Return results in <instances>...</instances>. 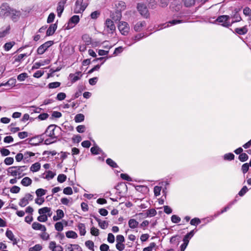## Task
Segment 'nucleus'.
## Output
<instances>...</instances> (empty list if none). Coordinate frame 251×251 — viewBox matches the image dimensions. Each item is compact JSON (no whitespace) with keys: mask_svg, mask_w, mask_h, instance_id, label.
I'll use <instances>...</instances> for the list:
<instances>
[{"mask_svg":"<svg viewBox=\"0 0 251 251\" xmlns=\"http://www.w3.org/2000/svg\"><path fill=\"white\" fill-rule=\"evenodd\" d=\"M57 27V23L51 24L50 25L49 27L47 30L46 35L47 36L52 35L55 32Z\"/></svg>","mask_w":251,"mask_h":251,"instance_id":"f3484780","label":"nucleus"},{"mask_svg":"<svg viewBox=\"0 0 251 251\" xmlns=\"http://www.w3.org/2000/svg\"><path fill=\"white\" fill-rule=\"evenodd\" d=\"M85 246L90 250L94 251V243L91 240H88L85 242Z\"/></svg>","mask_w":251,"mask_h":251,"instance_id":"e433bc0d","label":"nucleus"},{"mask_svg":"<svg viewBox=\"0 0 251 251\" xmlns=\"http://www.w3.org/2000/svg\"><path fill=\"white\" fill-rule=\"evenodd\" d=\"M49 249L51 251H63L62 247L60 245H57L55 241L50 242Z\"/></svg>","mask_w":251,"mask_h":251,"instance_id":"f8f14e48","label":"nucleus"},{"mask_svg":"<svg viewBox=\"0 0 251 251\" xmlns=\"http://www.w3.org/2000/svg\"><path fill=\"white\" fill-rule=\"evenodd\" d=\"M125 240L123 235H118L116 236V242L117 243H123L125 242Z\"/></svg>","mask_w":251,"mask_h":251,"instance_id":"e2e57ef3","label":"nucleus"},{"mask_svg":"<svg viewBox=\"0 0 251 251\" xmlns=\"http://www.w3.org/2000/svg\"><path fill=\"white\" fill-rule=\"evenodd\" d=\"M105 27L109 33H113L116 30V26L113 21L111 19H107L105 22Z\"/></svg>","mask_w":251,"mask_h":251,"instance_id":"423d86ee","label":"nucleus"},{"mask_svg":"<svg viewBox=\"0 0 251 251\" xmlns=\"http://www.w3.org/2000/svg\"><path fill=\"white\" fill-rule=\"evenodd\" d=\"M99 226L102 228V229H105L108 226V223L107 222L105 221H100L99 223Z\"/></svg>","mask_w":251,"mask_h":251,"instance_id":"69168bd1","label":"nucleus"},{"mask_svg":"<svg viewBox=\"0 0 251 251\" xmlns=\"http://www.w3.org/2000/svg\"><path fill=\"white\" fill-rule=\"evenodd\" d=\"M82 39L86 45H89L91 44V38L88 34H85L83 35Z\"/></svg>","mask_w":251,"mask_h":251,"instance_id":"c85d7f7f","label":"nucleus"},{"mask_svg":"<svg viewBox=\"0 0 251 251\" xmlns=\"http://www.w3.org/2000/svg\"><path fill=\"white\" fill-rule=\"evenodd\" d=\"M248 191V189L246 186H244L243 187V188L241 189V190L239 192L238 195L242 197Z\"/></svg>","mask_w":251,"mask_h":251,"instance_id":"bf43d9fd","label":"nucleus"},{"mask_svg":"<svg viewBox=\"0 0 251 251\" xmlns=\"http://www.w3.org/2000/svg\"><path fill=\"white\" fill-rule=\"evenodd\" d=\"M56 127L57 126L55 125H50L46 130L45 133L51 139H56L57 137L55 135L54 130Z\"/></svg>","mask_w":251,"mask_h":251,"instance_id":"1a4fd4ad","label":"nucleus"},{"mask_svg":"<svg viewBox=\"0 0 251 251\" xmlns=\"http://www.w3.org/2000/svg\"><path fill=\"white\" fill-rule=\"evenodd\" d=\"M28 203V201L25 197L20 200L19 205L21 207H25Z\"/></svg>","mask_w":251,"mask_h":251,"instance_id":"603ef678","label":"nucleus"},{"mask_svg":"<svg viewBox=\"0 0 251 251\" xmlns=\"http://www.w3.org/2000/svg\"><path fill=\"white\" fill-rule=\"evenodd\" d=\"M32 227L34 230H40L43 232L46 231V227L45 226L36 222L32 223Z\"/></svg>","mask_w":251,"mask_h":251,"instance_id":"a211bd4d","label":"nucleus"},{"mask_svg":"<svg viewBox=\"0 0 251 251\" xmlns=\"http://www.w3.org/2000/svg\"><path fill=\"white\" fill-rule=\"evenodd\" d=\"M183 2L186 7H191L195 3V0H183Z\"/></svg>","mask_w":251,"mask_h":251,"instance_id":"4c0bfd02","label":"nucleus"},{"mask_svg":"<svg viewBox=\"0 0 251 251\" xmlns=\"http://www.w3.org/2000/svg\"><path fill=\"white\" fill-rule=\"evenodd\" d=\"M248 155L246 153H242L239 156V159L241 162H245L248 159Z\"/></svg>","mask_w":251,"mask_h":251,"instance_id":"c03bdc74","label":"nucleus"},{"mask_svg":"<svg viewBox=\"0 0 251 251\" xmlns=\"http://www.w3.org/2000/svg\"><path fill=\"white\" fill-rule=\"evenodd\" d=\"M110 17L115 22L119 21L122 18V13L119 10H116L111 14Z\"/></svg>","mask_w":251,"mask_h":251,"instance_id":"2eb2a0df","label":"nucleus"},{"mask_svg":"<svg viewBox=\"0 0 251 251\" xmlns=\"http://www.w3.org/2000/svg\"><path fill=\"white\" fill-rule=\"evenodd\" d=\"M156 213L155 209L151 208L147 210L145 213H140L138 215L145 217H152L155 216Z\"/></svg>","mask_w":251,"mask_h":251,"instance_id":"ddd939ff","label":"nucleus"},{"mask_svg":"<svg viewBox=\"0 0 251 251\" xmlns=\"http://www.w3.org/2000/svg\"><path fill=\"white\" fill-rule=\"evenodd\" d=\"M5 235L9 240L13 242L14 245L17 243L16 239L15 238L14 235L11 230L7 229L6 231Z\"/></svg>","mask_w":251,"mask_h":251,"instance_id":"4be33fe9","label":"nucleus"},{"mask_svg":"<svg viewBox=\"0 0 251 251\" xmlns=\"http://www.w3.org/2000/svg\"><path fill=\"white\" fill-rule=\"evenodd\" d=\"M91 233L94 236H97L99 235V230L96 227L93 226L91 228Z\"/></svg>","mask_w":251,"mask_h":251,"instance_id":"4d7b16f0","label":"nucleus"},{"mask_svg":"<svg viewBox=\"0 0 251 251\" xmlns=\"http://www.w3.org/2000/svg\"><path fill=\"white\" fill-rule=\"evenodd\" d=\"M66 0H62L59 1L57 4L56 10L57 12V15L59 17H60L63 10L64 9V6L66 3Z\"/></svg>","mask_w":251,"mask_h":251,"instance_id":"9b49d317","label":"nucleus"},{"mask_svg":"<svg viewBox=\"0 0 251 251\" xmlns=\"http://www.w3.org/2000/svg\"><path fill=\"white\" fill-rule=\"evenodd\" d=\"M91 151L94 154H99L102 152V151L97 146H95L91 148Z\"/></svg>","mask_w":251,"mask_h":251,"instance_id":"2f4dec72","label":"nucleus"},{"mask_svg":"<svg viewBox=\"0 0 251 251\" xmlns=\"http://www.w3.org/2000/svg\"><path fill=\"white\" fill-rule=\"evenodd\" d=\"M61 83L59 82H53L50 83L48 86L50 89H53L59 87Z\"/></svg>","mask_w":251,"mask_h":251,"instance_id":"58836bf2","label":"nucleus"},{"mask_svg":"<svg viewBox=\"0 0 251 251\" xmlns=\"http://www.w3.org/2000/svg\"><path fill=\"white\" fill-rule=\"evenodd\" d=\"M27 56H28V55H27L26 53L20 54L15 58V61L20 62L23 60L25 57Z\"/></svg>","mask_w":251,"mask_h":251,"instance_id":"49530a36","label":"nucleus"},{"mask_svg":"<svg viewBox=\"0 0 251 251\" xmlns=\"http://www.w3.org/2000/svg\"><path fill=\"white\" fill-rule=\"evenodd\" d=\"M118 28L121 34L124 35H126L129 32V27L127 23L125 22H120Z\"/></svg>","mask_w":251,"mask_h":251,"instance_id":"39448f33","label":"nucleus"},{"mask_svg":"<svg viewBox=\"0 0 251 251\" xmlns=\"http://www.w3.org/2000/svg\"><path fill=\"white\" fill-rule=\"evenodd\" d=\"M66 236L67 238L76 239L77 237L76 233L74 231L70 230L66 232Z\"/></svg>","mask_w":251,"mask_h":251,"instance_id":"473e14b6","label":"nucleus"},{"mask_svg":"<svg viewBox=\"0 0 251 251\" xmlns=\"http://www.w3.org/2000/svg\"><path fill=\"white\" fill-rule=\"evenodd\" d=\"M42 247L40 244H36L34 246L29 249V251H40Z\"/></svg>","mask_w":251,"mask_h":251,"instance_id":"a18cd8bd","label":"nucleus"},{"mask_svg":"<svg viewBox=\"0 0 251 251\" xmlns=\"http://www.w3.org/2000/svg\"><path fill=\"white\" fill-rule=\"evenodd\" d=\"M37 220L40 222H45L48 220V216L46 215H41L38 217Z\"/></svg>","mask_w":251,"mask_h":251,"instance_id":"0e129e2a","label":"nucleus"},{"mask_svg":"<svg viewBox=\"0 0 251 251\" xmlns=\"http://www.w3.org/2000/svg\"><path fill=\"white\" fill-rule=\"evenodd\" d=\"M84 120V116L82 114H78L75 117V121L76 123H80Z\"/></svg>","mask_w":251,"mask_h":251,"instance_id":"c9c22d12","label":"nucleus"},{"mask_svg":"<svg viewBox=\"0 0 251 251\" xmlns=\"http://www.w3.org/2000/svg\"><path fill=\"white\" fill-rule=\"evenodd\" d=\"M55 173H53L52 171H49L47 172V174L45 178L48 180H50L52 179L55 176Z\"/></svg>","mask_w":251,"mask_h":251,"instance_id":"3c124183","label":"nucleus"},{"mask_svg":"<svg viewBox=\"0 0 251 251\" xmlns=\"http://www.w3.org/2000/svg\"><path fill=\"white\" fill-rule=\"evenodd\" d=\"M45 194H46V190L43 189H42V188L38 189L36 191V194L37 196L38 197L44 196L45 195Z\"/></svg>","mask_w":251,"mask_h":251,"instance_id":"8fccbe9b","label":"nucleus"},{"mask_svg":"<svg viewBox=\"0 0 251 251\" xmlns=\"http://www.w3.org/2000/svg\"><path fill=\"white\" fill-rule=\"evenodd\" d=\"M216 21L221 23V25L224 27H228L231 25L230 23V17L228 15H222L219 16Z\"/></svg>","mask_w":251,"mask_h":251,"instance_id":"f03ea898","label":"nucleus"},{"mask_svg":"<svg viewBox=\"0 0 251 251\" xmlns=\"http://www.w3.org/2000/svg\"><path fill=\"white\" fill-rule=\"evenodd\" d=\"M66 95L65 93L63 92L59 93L56 96V99L58 100H62L65 99Z\"/></svg>","mask_w":251,"mask_h":251,"instance_id":"052dcab7","label":"nucleus"},{"mask_svg":"<svg viewBox=\"0 0 251 251\" xmlns=\"http://www.w3.org/2000/svg\"><path fill=\"white\" fill-rule=\"evenodd\" d=\"M235 32L239 35H244L248 32V28L247 26H244L240 28H236Z\"/></svg>","mask_w":251,"mask_h":251,"instance_id":"393cba45","label":"nucleus"},{"mask_svg":"<svg viewBox=\"0 0 251 251\" xmlns=\"http://www.w3.org/2000/svg\"><path fill=\"white\" fill-rule=\"evenodd\" d=\"M180 218L177 215H173L171 217V221L174 223H178L180 221Z\"/></svg>","mask_w":251,"mask_h":251,"instance_id":"5fc2aeb1","label":"nucleus"},{"mask_svg":"<svg viewBox=\"0 0 251 251\" xmlns=\"http://www.w3.org/2000/svg\"><path fill=\"white\" fill-rule=\"evenodd\" d=\"M156 246V244L154 242L150 243L149 246L145 248L143 251H151L152 249Z\"/></svg>","mask_w":251,"mask_h":251,"instance_id":"13d9d810","label":"nucleus"},{"mask_svg":"<svg viewBox=\"0 0 251 251\" xmlns=\"http://www.w3.org/2000/svg\"><path fill=\"white\" fill-rule=\"evenodd\" d=\"M32 183V180L28 177H25L21 181V184L24 186H28Z\"/></svg>","mask_w":251,"mask_h":251,"instance_id":"c756f323","label":"nucleus"},{"mask_svg":"<svg viewBox=\"0 0 251 251\" xmlns=\"http://www.w3.org/2000/svg\"><path fill=\"white\" fill-rule=\"evenodd\" d=\"M55 15L54 13H50L47 19V23H51L53 22Z\"/></svg>","mask_w":251,"mask_h":251,"instance_id":"680f3d73","label":"nucleus"},{"mask_svg":"<svg viewBox=\"0 0 251 251\" xmlns=\"http://www.w3.org/2000/svg\"><path fill=\"white\" fill-rule=\"evenodd\" d=\"M83 0H76L75 3L74 12L75 13H80L83 12L87 6V4L84 3Z\"/></svg>","mask_w":251,"mask_h":251,"instance_id":"7ed1b4c3","label":"nucleus"},{"mask_svg":"<svg viewBox=\"0 0 251 251\" xmlns=\"http://www.w3.org/2000/svg\"><path fill=\"white\" fill-rule=\"evenodd\" d=\"M28 77V75L26 73H23L17 76V79L20 81H23Z\"/></svg>","mask_w":251,"mask_h":251,"instance_id":"a19ab883","label":"nucleus"},{"mask_svg":"<svg viewBox=\"0 0 251 251\" xmlns=\"http://www.w3.org/2000/svg\"><path fill=\"white\" fill-rule=\"evenodd\" d=\"M56 216H54L53 217V220L54 221H57L62 219L64 216V213L62 210L58 209L56 211Z\"/></svg>","mask_w":251,"mask_h":251,"instance_id":"5701e85b","label":"nucleus"},{"mask_svg":"<svg viewBox=\"0 0 251 251\" xmlns=\"http://www.w3.org/2000/svg\"><path fill=\"white\" fill-rule=\"evenodd\" d=\"M139 225V223L133 219H131L128 221V226L131 228H136Z\"/></svg>","mask_w":251,"mask_h":251,"instance_id":"cd10ccee","label":"nucleus"},{"mask_svg":"<svg viewBox=\"0 0 251 251\" xmlns=\"http://www.w3.org/2000/svg\"><path fill=\"white\" fill-rule=\"evenodd\" d=\"M106 162L108 165L112 168H117L118 167L116 163L110 158H107L106 160Z\"/></svg>","mask_w":251,"mask_h":251,"instance_id":"ea45409f","label":"nucleus"},{"mask_svg":"<svg viewBox=\"0 0 251 251\" xmlns=\"http://www.w3.org/2000/svg\"><path fill=\"white\" fill-rule=\"evenodd\" d=\"M11 9L8 3H3L0 7V14L3 16H8Z\"/></svg>","mask_w":251,"mask_h":251,"instance_id":"0eeeda50","label":"nucleus"},{"mask_svg":"<svg viewBox=\"0 0 251 251\" xmlns=\"http://www.w3.org/2000/svg\"><path fill=\"white\" fill-rule=\"evenodd\" d=\"M10 29L9 25L7 26L5 29H1L0 30V38L5 36L9 33V31Z\"/></svg>","mask_w":251,"mask_h":251,"instance_id":"f704fd0d","label":"nucleus"},{"mask_svg":"<svg viewBox=\"0 0 251 251\" xmlns=\"http://www.w3.org/2000/svg\"><path fill=\"white\" fill-rule=\"evenodd\" d=\"M137 9L140 14L145 18H148L149 13L147 6L144 4H138Z\"/></svg>","mask_w":251,"mask_h":251,"instance_id":"9d476101","label":"nucleus"},{"mask_svg":"<svg viewBox=\"0 0 251 251\" xmlns=\"http://www.w3.org/2000/svg\"><path fill=\"white\" fill-rule=\"evenodd\" d=\"M25 166H12L9 167L7 169V172L12 176H21L23 172L26 169Z\"/></svg>","mask_w":251,"mask_h":251,"instance_id":"f257e3e1","label":"nucleus"},{"mask_svg":"<svg viewBox=\"0 0 251 251\" xmlns=\"http://www.w3.org/2000/svg\"><path fill=\"white\" fill-rule=\"evenodd\" d=\"M78 229L79 231V234L81 236H84L86 234V227L85 226L83 223H79L77 226Z\"/></svg>","mask_w":251,"mask_h":251,"instance_id":"a878e982","label":"nucleus"},{"mask_svg":"<svg viewBox=\"0 0 251 251\" xmlns=\"http://www.w3.org/2000/svg\"><path fill=\"white\" fill-rule=\"evenodd\" d=\"M79 22V17L78 15H74L69 20L67 25L66 26V29H70L75 26Z\"/></svg>","mask_w":251,"mask_h":251,"instance_id":"20e7f679","label":"nucleus"},{"mask_svg":"<svg viewBox=\"0 0 251 251\" xmlns=\"http://www.w3.org/2000/svg\"><path fill=\"white\" fill-rule=\"evenodd\" d=\"M236 202V200H234L232 202H230L228 205H227L220 212H218L217 214L214 215V217H216L218 216H219L220 214L223 213L225 212H226L228 209H229L231 205L233 204Z\"/></svg>","mask_w":251,"mask_h":251,"instance_id":"bb28decb","label":"nucleus"},{"mask_svg":"<svg viewBox=\"0 0 251 251\" xmlns=\"http://www.w3.org/2000/svg\"><path fill=\"white\" fill-rule=\"evenodd\" d=\"M82 75L81 72H77L75 74H70L69 77L71 79L72 82H75L80 79Z\"/></svg>","mask_w":251,"mask_h":251,"instance_id":"dca6fc26","label":"nucleus"},{"mask_svg":"<svg viewBox=\"0 0 251 251\" xmlns=\"http://www.w3.org/2000/svg\"><path fill=\"white\" fill-rule=\"evenodd\" d=\"M201 223V220L198 218L192 219L190 221V224L192 226H197Z\"/></svg>","mask_w":251,"mask_h":251,"instance_id":"6e6d98bb","label":"nucleus"},{"mask_svg":"<svg viewBox=\"0 0 251 251\" xmlns=\"http://www.w3.org/2000/svg\"><path fill=\"white\" fill-rule=\"evenodd\" d=\"M20 15L21 13L20 11H18L13 8H12L9 13V16H11L12 19L14 21L17 20V19L20 16Z\"/></svg>","mask_w":251,"mask_h":251,"instance_id":"6ab92c4d","label":"nucleus"},{"mask_svg":"<svg viewBox=\"0 0 251 251\" xmlns=\"http://www.w3.org/2000/svg\"><path fill=\"white\" fill-rule=\"evenodd\" d=\"M14 162V159L11 157H6L4 160V163L7 165H10Z\"/></svg>","mask_w":251,"mask_h":251,"instance_id":"864d4df0","label":"nucleus"},{"mask_svg":"<svg viewBox=\"0 0 251 251\" xmlns=\"http://www.w3.org/2000/svg\"><path fill=\"white\" fill-rule=\"evenodd\" d=\"M230 17V19H232L231 21H230L231 25L234 23L240 22L242 19L238 11L236 9L235 10L234 14Z\"/></svg>","mask_w":251,"mask_h":251,"instance_id":"4468645a","label":"nucleus"},{"mask_svg":"<svg viewBox=\"0 0 251 251\" xmlns=\"http://www.w3.org/2000/svg\"><path fill=\"white\" fill-rule=\"evenodd\" d=\"M161 190V187L155 186L154 187V193L155 196H158L160 194V191Z\"/></svg>","mask_w":251,"mask_h":251,"instance_id":"338daca9","label":"nucleus"},{"mask_svg":"<svg viewBox=\"0 0 251 251\" xmlns=\"http://www.w3.org/2000/svg\"><path fill=\"white\" fill-rule=\"evenodd\" d=\"M144 37V35L142 33H140V34H137L135 36L131 38V40L133 41L132 42L129 43H128L127 42H126V44L128 46H130L131 45H132L133 44L135 43L136 42L139 41L140 40L142 39Z\"/></svg>","mask_w":251,"mask_h":251,"instance_id":"aec40b11","label":"nucleus"},{"mask_svg":"<svg viewBox=\"0 0 251 251\" xmlns=\"http://www.w3.org/2000/svg\"><path fill=\"white\" fill-rule=\"evenodd\" d=\"M109 247L106 244H102L100 246V251H108Z\"/></svg>","mask_w":251,"mask_h":251,"instance_id":"774afa93","label":"nucleus"},{"mask_svg":"<svg viewBox=\"0 0 251 251\" xmlns=\"http://www.w3.org/2000/svg\"><path fill=\"white\" fill-rule=\"evenodd\" d=\"M16 83V79L14 78H11L6 82L0 83V87L2 86H14L15 85Z\"/></svg>","mask_w":251,"mask_h":251,"instance_id":"b1692460","label":"nucleus"},{"mask_svg":"<svg viewBox=\"0 0 251 251\" xmlns=\"http://www.w3.org/2000/svg\"><path fill=\"white\" fill-rule=\"evenodd\" d=\"M51 211V209L50 207H44L38 210V213L40 215H45L47 213H50Z\"/></svg>","mask_w":251,"mask_h":251,"instance_id":"72a5a7b5","label":"nucleus"},{"mask_svg":"<svg viewBox=\"0 0 251 251\" xmlns=\"http://www.w3.org/2000/svg\"><path fill=\"white\" fill-rule=\"evenodd\" d=\"M146 25V23L145 21L139 22L135 25L134 26V29L136 32L140 31L142 28Z\"/></svg>","mask_w":251,"mask_h":251,"instance_id":"412c9836","label":"nucleus"},{"mask_svg":"<svg viewBox=\"0 0 251 251\" xmlns=\"http://www.w3.org/2000/svg\"><path fill=\"white\" fill-rule=\"evenodd\" d=\"M234 158V155L232 153H226L224 156V159L226 160H232Z\"/></svg>","mask_w":251,"mask_h":251,"instance_id":"37998d69","label":"nucleus"},{"mask_svg":"<svg viewBox=\"0 0 251 251\" xmlns=\"http://www.w3.org/2000/svg\"><path fill=\"white\" fill-rule=\"evenodd\" d=\"M40 163L39 162H36L31 165L30 169L31 171L36 172L38 171L40 169Z\"/></svg>","mask_w":251,"mask_h":251,"instance_id":"7c9ffc66","label":"nucleus"},{"mask_svg":"<svg viewBox=\"0 0 251 251\" xmlns=\"http://www.w3.org/2000/svg\"><path fill=\"white\" fill-rule=\"evenodd\" d=\"M53 43V42L52 41H49L45 42L38 47L37 50V53L39 54H43Z\"/></svg>","mask_w":251,"mask_h":251,"instance_id":"6e6552de","label":"nucleus"},{"mask_svg":"<svg viewBox=\"0 0 251 251\" xmlns=\"http://www.w3.org/2000/svg\"><path fill=\"white\" fill-rule=\"evenodd\" d=\"M54 226L55 229L58 231H61L63 229V225L61 222H57Z\"/></svg>","mask_w":251,"mask_h":251,"instance_id":"09e8293b","label":"nucleus"},{"mask_svg":"<svg viewBox=\"0 0 251 251\" xmlns=\"http://www.w3.org/2000/svg\"><path fill=\"white\" fill-rule=\"evenodd\" d=\"M14 44L15 43L13 42H10L5 43L4 45V49L5 50H9L12 48Z\"/></svg>","mask_w":251,"mask_h":251,"instance_id":"79ce46f5","label":"nucleus"},{"mask_svg":"<svg viewBox=\"0 0 251 251\" xmlns=\"http://www.w3.org/2000/svg\"><path fill=\"white\" fill-rule=\"evenodd\" d=\"M67 176L64 174H60L58 176L57 181L60 183H63L66 181Z\"/></svg>","mask_w":251,"mask_h":251,"instance_id":"de8ad7c7","label":"nucleus"}]
</instances>
